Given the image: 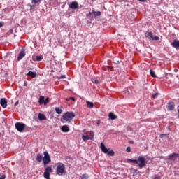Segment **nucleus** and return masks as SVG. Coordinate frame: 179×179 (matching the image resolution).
I'll list each match as a JSON object with an SVG mask.
<instances>
[{"label": "nucleus", "mask_w": 179, "mask_h": 179, "mask_svg": "<svg viewBox=\"0 0 179 179\" xmlns=\"http://www.w3.org/2000/svg\"><path fill=\"white\" fill-rule=\"evenodd\" d=\"M92 15H94V16H101V12H96L94 10H92V12H90L88 14H87V19H90V20H93L94 17H92Z\"/></svg>", "instance_id": "6"}, {"label": "nucleus", "mask_w": 179, "mask_h": 179, "mask_svg": "<svg viewBox=\"0 0 179 179\" xmlns=\"http://www.w3.org/2000/svg\"><path fill=\"white\" fill-rule=\"evenodd\" d=\"M62 132H69V127L67 125H64L61 127Z\"/></svg>", "instance_id": "19"}, {"label": "nucleus", "mask_w": 179, "mask_h": 179, "mask_svg": "<svg viewBox=\"0 0 179 179\" xmlns=\"http://www.w3.org/2000/svg\"><path fill=\"white\" fill-rule=\"evenodd\" d=\"M29 6H30V8H33V6H31V5H30Z\"/></svg>", "instance_id": "48"}, {"label": "nucleus", "mask_w": 179, "mask_h": 179, "mask_svg": "<svg viewBox=\"0 0 179 179\" xmlns=\"http://www.w3.org/2000/svg\"><path fill=\"white\" fill-rule=\"evenodd\" d=\"M178 117H179V109H178Z\"/></svg>", "instance_id": "46"}, {"label": "nucleus", "mask_w": 179, "mask_h": 179, "mask_svg": "<svg viewBox=\"0 0 179 179\" xmlns=\"http://www.w3.org/2000/svg\"><path fill=\"white\" fill-rule=\"evenodd\" d=\"M86 103L88 108H93V107H94V104L93 103V102L87 101Z\"/></svg>", "instance_id": "21"}, {"label": "nucleus", "mask_w": 179, "mask_h": 179, "mask_svg": "<svg viewBox=\"0 0 179 179\" xmlns=\"http://www.w3.org/2000/svg\"><path fill=\"white\" fill-rule=\"evenodd\" d=\"M164 136H166V138H169V134H160L159 138H163Z\"/></svg>", "instance_id": "31"}, {"label": "nucleus", "mask_w": 179, "mask_h": 179, "mask_svg": "<svg viewBox=\"0 0 179 179\" xmlns=\"http://www.w3.org/2000/svg\"><path fill=\"white\" fill-rule=\"evenodd\" d=\"M101 149L103 153H106V154L108 153V150H110V149H108L104 145V143H101Z\"/></svg>", "instance_id": "14"}, {"label": "nucleus", "mask_w": 179, "mask_h": 179, "mask_svg": "<svg viewBox=\"0 0 179 179\" xmlns=\"http://www.w3.org/2000/svg\"><path fill=\"white\" fill-rule=\"evenodd\" d=\"M145 36L148 40H152L157 41L160 40V38L157 36H153V33L152 32H145Z\"/></svg>", "instance_id": "5"}, {"label": "nucleus", "mask_w": 179, "mask_h": 179, "mask_svg": "<svg viewBox=\"0 0 179 179\" xmlns=\"http://www.w3.org/2000/svg\"><path fill=\"white\" fill-rule=\"evenodd\" d=\"M56 173L57 176H64V174H66L65 165L63 163L59 162L57 164Z\"/></svg>", "instance_id": "2"}, {"label": "nucleus", "mask_w": 179, "mask_h": 179, "mask_svg": "<svg viewBox=\"0 0 179 179\" xmlns=\"http://www.w3.org/2000/svg\"><path fill=\"white\" fill-rule=\"evenodd\" d=\"M38 103L39 104H43V103H44V96H40Z\"/></svg>", "instance_id": "27"}, {"label": "nucleus", "mask_w": 179, "mask_h": 179, "mask_svg": "<svg viewBox=\"0 0 179 179\" xmlns=\"http://www.w3.org/2000/svg\"><path fill=\"white\" fill-rule=\"evenodd\" d=\"M17 104H19V101L15 103V106H17Z\"/></svg>", "instance_id": "44"}, {"label": "nucleus", "mask_w": 179, "mask_h": 179, "mask_svg": "<svg viewBox=\"0 0 179 179\" xmlns=\"http://www.w3.org/2000/svg\"><path fill=\"white\" fill-rule=\"evenodd\" d=\"M70 100H73V101H75L74 97H70L69 99H67V101H69Z\"/></svg>", "instance_id": "38"}, {"label": "nucleus", "mask_w": 179, "mask_h": 179, "mask_svg": "<svg viewBox=\"0 0 179 179\" xmlns=\"http://www.w3.org/2000/svg\"><path fill=\"white\" fill-rule=\"evenodd\" d=\"M178 156H179L178 153L173 152V153L169 155L168 159L169 160H175L176 159H177V157H178Z\"/></svg>", "instance_id": "12"}, {"label": "nucleus", "mask_w": 179, "mask_h": 179, "mask_svg": "<svg viewBox=\"0 0 179 179\" xmlns=\"http://www.w3.org/2000/svg\"><path fill=\"white\" fill-rule=\"evenodd\" d=\"M43 57L42 56H36V61H42Z\"/></svg>", "instance_id": "32"}, {"label": "nucleus", "mask_w": 179, "mask_h": 179, "mask_svg": "<svg viewBox=\"0 0 179 179\" xmlns=\"http://www.w3.org/2000/svg\"><path fill=\"white\" fill-rule=\"evenodd\" d=\"M109 118L110 120H117L118 117L113 113H109Z\"/></svg>", "instance_id": "20"}, {"label": "nucleus", "mask_w": 179, "mask_h": 179, "mask_svg": "<svg viewBox=\"0 0 179 179\" xmlns=\"http://www.w3.org/2000/svg\"><path fill=\"white\" fill-rule=\"evenodd\" d=\"M31 3L37 4V3H40L43 0H31Z\"/></svg>", "instance_id": "26"}, {"label": "nucleus", "mask_w": 179, "mask_h": 179, "mask_svg": "<svg viewBox=\"0 0 179 179\" xmlns=\"http://www.w3.org/2000/svg\"><path fill=\"white\" fill-rule=\"evenodd\" d=\"M45 171H47V173H52V166H48L47 168H45Z\"/></svg>", "instance_id": "22"}, {"label": "nucleus", "mask_w": 179, "mask_h": 179, "mask_svg": "<svg viewBox=\"0 0 179 179\" xmlns=\"http://www.w3.org/2000/svg\"><path fill=\"white\" fill-rule=\"evenodd\" d=\"M44 157L43 158V162L44 166H47V164H49V163H51V157H50V154H48V152L45 151L43 152Z\"/></svg>", "instance_id": "4"}, {"label": "nucleus", "mask_w": 179, "mask_h": 179, "mask_svg": "<svg viewBox=\"0 0 179 179\" xmlns=\"http://www.w3.org/2000/svg\"><path fill=\"white\" fill-rule=\"evenodd\" d=\"M94 83H96V85L99 83V80H94Z\"/></svg>", "instance_id": "41"}, {"label": "nucleus", "mask_w": 179, "mask_h": 179, "mask_svg": "<svg viewBox=\"0 0 179 179\" xmlns=\"http://www.w3.org/2000/svg\"><path fill=\"white\" fill-rule=\"evenodd\" d=\"M15 128L18 132H23V129L26 128V124L21 122H17L15 124Z\"/></svg>", "instance_id": "7"}, {"label": "nucleus", "mask_w": 179, "mask_h": 179, "mask_svg": "<svg viewBox=\"0 0 179 179\" xmlns=\"http://www.w3.org/2000/svg\"><path fill=\"white\" fill-rule=\"evenodd\" d=\"M153 179H162V178H160V176L155 175Z\"/></svg>", "instance_id": "35"}, {"label": "nucleus", "mask_w": 179, "mask_h": 179, "mask_svg": "<svg viewBox=\"0 0 179 179\" xmlns=\"http://www.w3.org/2000/svg\"><path fill=\"white\" fill-rule=\"evenodd\" d=\"M126 152H127V153H130V152H131V147H127V148H126Z\"/></svg>", "instance_id": "33"}, {"label": "nucleus", "mask_w": 179, "mask_h": 179, "mask_svg": "<svg viewBox=\"0 0 179 179\" xmlns=\"http://www.w3.org/2000/svg\"><path fill=\"white\" fill-rule=\"evenodd\" d=\"M24 57H26V52H24V51L22 50V51H20V52L18 55L17 61H20V59H22Z\"/></svg>", "instance_id": "15"}, {"label": "nucleus", "mask_w": 179, "mask_h": 179, "mask_svg": "<svg viewBox=\"0 0 179 179\" xmlns=\"http://www.w3.org/2000/svg\"><path fill=\"white\" fill-rule=\"evenodd\" d=\"M38 119L39 120V121H44L47 120V117H45V115L43 113H39L38 115Z\"/></svg>", "instance_id": "16"}, {"label": "nucleus", "mask_w": 179, "mask_h": 179, "mask_svg": "<svg viewBox=\"0 0 179 179\" xmlns=\"http://www.w3.org/2000/svg\"><path fill=\"white\" fill-rule=\"evenodd\" d=\"M100 122H101L100 120H97V125H100Z\"/></svg>", "instance_id": "42"}, {"label": "nucleus", "mask_w": 179, "mask_h": 179, "mask_svg": "<svg viewBox=\"0 0 179 179\" xmlns=\"http://www.w3.org/2000/svg\"><path fill=\"white\" fill-rule=\"evenodd\" d=\"M178 70H177V69H175V72H178Z\"/></svg>", "instance_id": "47"}, {"label": "nucleus", "mask_w": 179, "mask_h": 179, "mask_svg": "<svg viewBox=\"0 0 179 179\" xmlns=\"http://www.w3.org/2000/svg\"><path fill=\"white\" fill-rule=\"evenodd\" d=\"M28 76H31V78H36L37 76V73L34 72V71H29L27 73Z\"/></svg>", "instance_id": "18"}, {"label": "nucleus", "mask_w": 179, "mask_h": 179, "mask_svg": "<svg viewBox=\"0 0 179 179\" xmlns=\"http://www.w3.org/2000/svg\"><path fill=\"white\" fill-rule=\"evenodd\" d=\"M150 73L152 78H156V73H155V71L150 69Z\"/></svg>", "instance_id": "24"}, {"label": "nucleus", "mask_w": 179, "mask_h": 179, "mask_svg": "<svg viewBox=\"0 0 179 179\" xmlns=\"http://www.w3.org/2000/svg\"><path fill=\"white\" fill-rule=\"evenodd\" d=\"M43 177L45 179H50V172L45 171L43 173Z\"/></svg>", "instance_id": "23"}, {"label": "nucleus", "mask_w": 179, "mask_h": 179, "mask_svg": "<svg viewBox=\"0 0 179 179\" xmlns=\"http://www.w3.org/2000/svg\"><path fill=\"white\" fill-rule=\"evenodd\" d=\"M94 138V133L91 132L90 135H83L82 139L83 141H92Z\"/></svg>", "instance_id": "8"}, {"label": "nucleus", "mask_w": 179, "mask_h": 179, "mask_svg": "<svg viewBox=\"0 0 179 179\" xmlns=\"http://www.w3.org/2000/svg\"><path fill=\"white\" fill-rule=\"evenodd\" d=\"M171 45H172L173 48H176V50H179V41L174 40L173 43H171Z\"/></svg>", "instance_id": "11"}, {"label": "nucleus", "mask_w": 179, "mask_h": 179, "mask_svg": "<svg viewBox=\"0 0 179 179\" xmlns=\"http://www.w3.org/2000/svg\"><path fill=\"white\" fill-rule=\"evenodd\" d=\"M2 26H3V24L2 22H0V28L2 27Z\"/></svg>", "instance_id": "43"}, {"label": "nucleus", "mask_w": 179, "mask_h": 179, "mask_svg": "<svg viewBox=\"0 0 179 179\" xmlns=\"http://www.w3.org/2000/svg\"><path fill=\"white\" fill-rule=\"evenodd\" d=\"M75 118V113L73 112H66L62 117V121H71Z\"/></svg>", "instance_id": "3"}, {"label": "nucleus", "mask_w": 179, "mask_h": 179, "mask_svg": "<svg viewBox=\"0 0 179 179\" xmlns=\"http://www.w3.org/2000/svg\"><path fill=\"white\" fill-rule=\"evenodd\" d=\"M49 101H50V99L48 97V98H46L45 100H44V101H43V104L45 105V106H47V104H48V103H49Z\"/></svg>", "instance_id": "29"}, {"label": "nucleus", "mask_w": 179, "mask_h": 179, "mask_svg": "<svg viewBox=\"0 0 179 179\" xmlns=\"http://www.w3.org/2000/svg\"><path fill=\"white\" fill-rule=\"evenodd\" d=\"M137 174H139V176H141V171H137Z\"/></svg>", "instance_id": "45"}, {"label": "nucleus", "mask_w": 179, "mask_h": 179, "mask_svg": "<svg viewBox=\"0 0 179 179\" xmlns=\"http://www.w3.org/2000/svg\"><path fill=\"white\" fill-rule=\"evenodd\" d=\"M131 143H134V141H131Z\"/></svg>", "instance_id": "49"}, {"label": "nucleus", "mask_w": 179, "mask_h": 179, "mask_svg": "<svg viewBox=\"0 0 179 179\" xmlns=\"http://www.w3.org/2000/svg\"><path fill=\"white\" fill-rule=\"evenodd\" d=\"M70 8L71 9H78L79 4L76 1H73L70 3Z\"/></svg>", "instance_id": "13"}, {"label": "nucleus", "mask_w": 179, "mask_h": 179, "mask_svg": "<svg viewBox=\"0 0 179 179\" xmlns=\"http://www.w3.org/2000/svg\"><path fill=\"white\" fill-rule=\"evenodd\" d=\"M92 1H94V0H92Z\"/></svg>", "instance_id": "51"}, {"label": "nucleus", "mask_w": 179, "mask_h": 179, "mask_svg": "<svg viewBox=\"0 0 179 179\" xmlns=\"http://www.w3.org/2000/svg\"><path fill=\"white\" fill-rule=\"evenodd\" d=\"M131 171L134 173V174H136V173H138V170L137 169H131Z\"/></svg>", "instance_id": "34"}, {"label": "nucleus", "mask_w": 179, "mask_h": 179, "mask_svg": "<svg viewBox=\"0 0 179 179\" xmlns=\"http://www.w3.org/2000/svg\"><path fill=\"white\" fill-rule=\"evenodd\" d=\"M158 95H159L158 93H155V94H152V98L156 99V97H157Z\"/></svg>", "instance_id": "37"}, {"label": "nucleus", "mask_w": 179, "mask_h": 179, "mask_svg": "<svg viewBox=\"0 0 179 179\" xmlns=\"http://www.w3.org/2000/svg\"><path fill=\"white\" fill-rule=\"evenodd\" d=\"M81 178L82 179H88L89 178V175L87 174H83L82 176H81Z\"/></svg>", "instance_id": "30"}, {"label": "nucleus", "mask_w": 179, "mask_h": 179, "mask_svg": "<svg viewBox=\"0 0 179 179\" xmlns=\"http://www.w3.org/2000/svg\"><path fill=\"white\" fill-rule=\"evenodd\" d=\"M6 176H5V174L2 175L1 177H0V179H6Z\"/></svg>", "instance_id": "39"}, {"label": "nucleus", "mask_w": 179, "mask_h": 179, "mask_svg": "<svg viewBox=\"0 0 179 179\" xmlns=\"http://www.w3.org/2000/svg\"><path fill=\"white\" fill-rule=\"evenodd\" d=\"M66 76L65 75H63L59 77V79H66Z\"/></svg>", "instance_id": "36"}, {"label": "nucleus", "mask_w": 179, "mask_h": 179, "mask_svg": "<svg viewBox=\"0 0 179 179\" xmlns=\"http://www.w3.org/2000/svg\"><path fill=\"white\" fill-rule=\"evenodd\" d=\"M55 111L57 114H62V110H61L59 108H56Z\"/></svg>", "instance_id": "28"}, {"label": "nucleus", "mask_w": 179, "mask_h": 179, "mask_svg": "<svg viewBox=\"0 0 179 179\" xmlns=\"http://www.w3.org/2000/svg\"><path fill=\"white\" fill-rule=\"evenodd\" d=\"M129 162L134 163L135 164H138L139 169H143L148 164L144 157H138V159H129Z\"/></svg>", "instance_id": "1"}, {"label": "nucleus", "mask_w": 179, "mask_h": 179, "mask_svg": "<svg viewBox=\"0 0 179 179\" xmlns=\"http://www.w3.org/2000/svg\"><path fill=\"white\" fill-rule=\"evenodd\" d=\"M115 152L114 150H110V151H108V152L106 153L108 156H114L115 155Z\"/></svg>", "instance_id": "25"}, {"label": "nucleus", "mask_w": 179, "mask_h": 179, "mask_svg": "<svg viewBox=\"0 0 179 179\" xmlns=\"http://www.w3.org/2000/svg\"><path fill=\"white\" fill-rule=\"evenodd\" d=\"M43 155H41V154L40 153H38L36 155V161L38 162V163H41V161L43 160Z\"/></svg>", "instance_id": "17"}, {"label": "nucleus", "mask_w": 179, "mask_h": 179, "mask_svg": "<svg viewBox=\"0 0 179 179\" xmlns=\"http://www.w3.org/2000/svg\"><path fill=\"white\" fill-rule=\"evenodd\" d=\"M139 2H146V0H137Z\"/></svg>", "instance_id": "40"}, {"label": "nucleus", "mask_w": 179, "mask_h": 179, "mask_svg": "<svg viewBox=\"0 0 179 179\" xmlns=\"http://www.w3.org/2000/svg\"><path fill=\"white\" fill-rule=\"evenodd\" d=\"M0 104L3 108H6L8 107V101H6V99L1 98L0 100Z\"/></svg>", "instance_id": "9"}, {"label": "nucleus", "mask_w": 179, "mask_h": 179, "mask_svg": "<svg viewBox=\"0 0 179 179\" xmlns=\"http://www.w3.org/2000/svg\"><path fill=\"white\" fill-rule=\"evenodd\" d=\"M174 107H176V105H174V103L169 102L168 103L166 108L168 111H173L174 110Z\"/></svg>", "instance_id": "10"}, {"label": "nucleus", "mask_w": 179, "mask_h": 179, "mask_svg": "<svg viewBox=\"0 0 179 179\" xmlns=\"http://www.w3.org/2000/svg\"><path fill=\"white\" fill-rule=\"evenodd\" d=\"M113 179H117V178H113Z\"/></svg>", "instance_id": "50"}]
</instances>
